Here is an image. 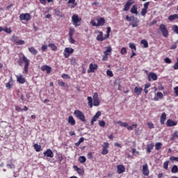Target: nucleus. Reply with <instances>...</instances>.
Returning <instances> with one entry per match:
<instances>
[{
	"instance_id": "nucleus-1",
	"label": "nucleus",
	"mask_w": 178,
	"mask_h": 178,
	"mask_svg": "<svg viewBox=\"0 0 178 178\" xmlns=\"http://www.w3.org/2000/svg\"><path fill=\"white\" fill-rule=\"evenodd\" d=\"M17 63L19 66H23V63H24L23 74H29V66L30 65V60H28L27 57H26L24 54L19 56Z\"/></svg>"
},
{
	"instance_id": "nucleus-2",
	"label": "nucleus",
	"mask_w": 178,
	"mask_h": 178,
	"mask_svg": "<svg viewBox=\"0 0 178 178\" xmlns=\"http://www.w3.org/2000/svg\"><path fill=\"white\" fill-rule=\"evenodd\" d=\"M126 20L127 22H132L131 23L132 27H138V23H140V20L136 17H134V16L129 17V15H127Z\"/></svg>"
},
{
	"instance_id": "nucleus-3",
	"label": "nucleus",
	"mask_w": 178,
	"mask_h": 178,
	"mask_svg": "<svg viewBox=\"0 0 178 178\" xmlns=\"http://www.w3.org/2000/svg\"><path fill=\"white\" fill-rule=\"evenodd\" d=\"M74 115H76V118L79 119L81 122H83V123H85L86 115H84V113L83 112H81L80 110H76L74 112Z\"/></svg>"
},
{
	"instance_id": "nucleus-4",
	"label": "nucleus",
	"mask_w": 178,
	"mask_h": 178,
	"mask_svg": "<svg viewBox=\"0 0 178 178\" xmlns=\"http://www.w3.org/2000/svg\"><path fill=\"white\" fill-rule=\"evenodd\" d=\"M159 30L161 31L163 37L168 38L169 37V31H168V28L164 24H161L159 26Z\"/></svg>"
},
{
	"instance_id": "nucleus-5",
	"label": "nucleus",
	"mask_w": 178,
	"mask_h": 178,
	"mask_svg": "<svg viewBox=\"0 0 178 178\" xmlns=\"http://www.w3.org/2000/svg\"><path fill=\"white\" fill-rule=\"evenodd\" d=\"M72 24H74V26H75V27H77V26H80V23L81 22V18L79 17V15L74 14L73 15V16L72 17Z\"/></svg>"
},
{
	"instance_id": "nucleus-6",
	"label": "nucleus",
	"mask_w": 178,
	"mask_h": 178,
	"mask_svg": "<svg viewBox=\"0 0 178 178\" xmlns=\"http://www.w3.org/2000/svg\"><path fill=\"white\" fill-rule=\"evenodd\" d=\"M20 20H26V22H29L31 20V15L30 13H22L19 15Z\"/></svg>"
},
{
	"instance_id": "nucleus-7",
	"label": "nucleus",
	"mask_w": 178,
	"mask_h": 178,
	"mask_svg": "<svg viewBox=\"0 0 178 178\" xmlns=\"http://www.w3.org/2000/svg\"><path fill=\"white\" fill-rule=\"evenodd\" d=\"M74 52V49L70 47H67L64 49V56L65 58H69L70 56V54H73Z\"/></svg>"
},
{
	"instance_id": "nucleus-8",
	"label": "nucleus",
	"mask_w": 178,
	"mask_h": 178,
	"mask_svg": "<svg viewBox=\"0 0 178 178\" xmlns=\"http://www.w3.org/2000/svg\"><path fill=\"white\" fill-rule=\"evenodd\" d=\"M133 3H134V1H133V0H127V3L124 6L123 10L124 12H127L130 9V7L131 6V5H133Z\"/></svg>"
},
{
	"instance_id": "nucleus-9",
	"label": "nucleus",
	"mask_w": 178,
	"mask_h": 178,
	"mask_svg": "<svg viewBox=\"0 0 178 178\" xmlns=\"http://www.w3.org/2000/svg\"><path fill=\"white\" fill-rule=\"evenodd\" d=\"M97 69H98V65L90 63L89 65V69L88 70V72L94 73V72H95V70H97Z\"/></svg>"
},
{
	"instance_id": "nucleus-10",
	"label": "nucleus",
	"mask_w": 178,
	"mask_h": 178,
	"mask_svg": "<svg viewBox=\"0 0 178 178\" xmlns=\"http://www.w3.org/2000/svg\"><path fill=\"white\" fill-rule=\"evenodd\" d=\"M148 80L149 81H156L158 80V76L154 72H150L148 74Z\"/></svg>"
},
{
	"instance_id": "nucleus-11",
	"label": "nucleus",
	"mask_w": 178,
	"mask_h": 178,
	"mask_svg": "<svg viewBox=\"0 0 178 178\" xmlns=\"http://www.w3.org/2000/svg\"><path fill=\"white\" fill-rule=\"evenodd\" d=\"M43 155L46 158H52L54 156V152L51 149H48L43 153Z\"/></svg>"
},
{
	"instance_id": "nucleus-12",
	"label": "nucleus",
	"mask_w": 178,
	"mask_h": 178,
	"mask_svg": "<svg viewBox=\"0 0 178 178\" xmlns=\"http://www.w3.org/2000/svg\"><path fill=\"white\" fill-rule=\"evenodd\" d=\"M124 172H126V168L124 167V165H117V173H118V175H122V173H124Z\"/></svg>"
},
{
	"instance_id": "nucleus-13",
	"label": "nucleus",
	"mask_w": 178,
	"mask_h": 178,
	"mask_svg": "<svg viewBox=\"0 0 178 178\" xmlns=\"http://www.w3.org/2000/svg\"><path fill=\"white\" fill-rule=\"evenodd\" d=\"M99 116H101V111H98L96 113V114L92 117L91 120V125L94 126V122H97L98 120Z\"/></svg>"
},
{
	"instance_id": "nucleus-14",
	"label": "nucleus",
	"mask_w": 178,
	"mask_h": 178,
	"mask_svg": "<svg viewBox=\"0 0 178 178\" xmlns=\"http://www.w3.org/2000/svg\"><path fill=\"white\" fill-rule=\"evenodd\" d=\"M143 173L145 176H148L149 175V170L148 169V164H145L143 165Z\"/></svg>"
},
{
	"instance_id": "nucleus-15",
	"label": "nucleus",
	"mask_w": 178,
	"mask_h": 178,
	"mask_svg": "<svg viewBox=\"0 0 178 178\" xmlns=\"http://www.w3.org/2000/svg\"><path fill=\"white\" fill-rule=\"evenodd\" d=\"M41 70H42V72H47V73L49 74L52 70V68L48 65H43L41 67Z\"/></svg>"
},
{
	"instance_id": "nucleus-16",
	"label": "nucleus",
	"mask_w": 178,
	"mask_h": 178,
	"mask_svg": "<svg viewBox=\"0 0 178 178\" xmlns=\"http://www.w3.org/2000/svg\"><path fill=\"white\" fill-rule=\"evenodd\" d=\"M74 169H75L79 176H83V175H84V170L83 168H79L77 165H74Z\"/></svg>"
},
{
	"instance_id": "nucleus-17",
	"label": "nucleus",
	"mask_w": 178,
	"mask_h": 178,
	"mask_svg": "<svg viewBox=\"0 0 178 178\" xmlns=\"http://www.w3.org/2000/svg\"><path fill=\"white\" fill-rule=\"evenodd\" d=\"M17 79L20 84H24L26 83V79L22 74L17 76Z\"/></svg>"
},
{
	"instance_id": "nucleus-18",
	"label": "nucleus",
	"mask_w": 178,
	"mask_h": 178,
	"mask_svg": "<svg viewBox=\"0 0 178 178\" xmlns=\"http://www.w3.org/2000/svg\"><path fill=\"white\" fill-rule=\"evenodd\" d=\"M97 27L104 26V24H105V19H104L103 17H99L97 19Z\"/></svg>"
},
{
	"instance_id": "nucleus-19",
	"label": "nucleus",
	"mask_w": 178,
	"mask_h": 178,
	"mask_svg": "<svg viewBox=\"0 0 178 178\" xmlns=\"http://www.w3.org/2000/svg\"><path fill=\"white\" fill-rule=\"evenodd\" d=\"M152 149H154V143L147 144L146 147V152H147V154H151Z\"/></svg>"
},
{
	"instance_id": "nucleus-20",
	"label": "nucleus",
	"mask_w": 178,
	"mask_h": 178,
	"mask_svg": "<svg viewBox=\"0 0 178 178\" xmlns=\"http://www.w3.org/2000/svg\"><path fill=\"white\" fill-rule=\"evenodd\" d=\"M159 98L160 99H162V98H163V94L161 92H158L156 93V97H154V101H159Z\"/></svg>"
},
{
	"instance_id": "nucleus-21",
	"label": "nucleus",
	"mask_w": 178,
	"mask_h": 178,
	"mask_svg": "<svg viewBox=\"0 0 178 178\" xmlns=\"http://www.w3.org/2000/svg\"><path fill=\"white\" fill-rule=\"evenodd\" d=\"M177 124V122L172 120H167V126L168 127H172L173 126H176Z\"/></svg>"
},
{
	"instance_id": "nucleus-22",
	"label": "nucleus",
	"mask_w": 178,
	"mask_h": 178,
	"mask_svg": "<svg viewBox=\"0 0 178 178\" xmlns=\"http://www.w3.org/2000/svg\"><path fill=\"white\" fill-rule=\"evenodd\" d=\"M54 12L56 16H59L60 17H65V14L62 13L60 12V10H59V8H56L54 10Z\"/></svg>"
},
{
	"instance_id": "nucleus-23",
	"label": "nucleus",
	"mask_w": 178,
	"mask_h": 178,
	"mask_svg": "<svg viewBox=\"0 0 178 178\" xmlns=\"http://www.w3.org/2000/svg\"><path fill=\"white\" fill-rule=\"evenodd\" d=\"M68 123L71 124V126H74L76 124V120H74V118L73 116L70 115L68 118Z\"/></svg>"
},
{
	"instance_id": "nucleus-24",
	"label": "nucleus",
	"mask_w": 178,
	"mask_h": 178,
	"mask_svg": "<svg viewBox=\"0 0 178 178\" xmlns=\"http://www.w3.org/2000/svg\"><path fill=\"white\" fill-rule=\"evenodd\" d=\"M165 120H166V113H163L160 118L161 124H165Z\"/></svg>"
},
{
	"instance_id": "nucleus-25",
	"label": "nucleus",
	"mask_w": 178,
	"mask_h": 178,
	"mask_svg": "<svg viewBox=\"0 0 178 178\" xmlns=\"http://www.w3.org/2000/svg\"><path fill=\"white\" fill-rule=\"evenodd\" d=\"M137 5H134L131 8V13L134 15H138V11L137 10Z\"/></svg>"
},
{
	"instance_id": "nucleus-26",
	"label": "nucleus",
	"mask_w": 178,
	"mask_h": 178,
	"mask_svg": "<svg viewBox=\"0 0 178 178\" xmlns=\"http://www.w3.org/2000/svg\"><path fill=\"white\" fill-rule=\"evenodd\" d=\"M134 92H135V94H136V95H140L141 94V92H143V88L135 87Z\"/></svg>"
},
{
	"instance_id": "nucleus-27",
	"label": "nucleus",
	"mask_w": 178,
	"mask_h": 178,
	"mask_svg": "<svg viewBox=\"0 0 178 178\" xmlns=\"http://www.w3.org/2000/svg\"><path fill=\"white\" fill-rule=\"evenodd\" d=\"M29 51L33 55H37L38 54V51H37V49H35V48H34L33 47H29Z\"/></svg>"
},
{
	"instance_id": "nucleus-28",
	"label": "nucleus",
	"mask_w": 178,
	"mask_h": 178,
	"mask_svg": "<svg viewBox=\"0 0 178 178\" xmlns=\"http://www.w3.org/2000/svg\"><path fill=\"white\" fill-rule=\"evenodd\" d=\"M104 54L106 55H111V54H112V47L107 46L106 51H104Z\"/></svg>"
},
{
	"instance_id": "nucleus-29",
	"label": "nucleus",
	"mask_w": 178,
	"mask_h": 178,
	"mask_svg": "<svg viewBox=\"0 0 178 178\" xmlns=\"http://www.w3.org/2000/svg\"><path fill=\"white\" fill-rule=\"evenodd\" d=\"M49 48H51V49L52 51H56V49H58V47H56V45H55V44L54 43H50L48 44Z\"/></svg>"
},
{
	"instance_id": "nucleus-30",
	"label": "nucleus",
	"mask_w": 178,
	"mask_h": 178,
	"mask_svg": "<svg viewBox=\"0 0 178 178\" xmlns=\"http://www.w3.org/2000/svg\"><path fill=\"white\" fill-rule=\"evenodd\" d=\"M162 148V143H156L155 145V149L156 151H159Z\"/></svg>"
},
{
	"instance_id": "nucleus-31",
	"label": "nucleus",
	"mask_w": 178,
	"mask_h": 178,
	"mask_svg": "<svg viewBox=\"0 0 178 178\" xmlns=\"http://www.w3.org/2000/svg\"><path fill=\"white\" fill-rule=\"evenodd\" d=\"M140 44L143 45L144 48H148V42L146 40H142Z\"/></svg>"
},
{
	"instance_id": "nucleus-32",
	"label": "nucleus",
	"mask_w": 178,
	"mask_h": 178,
	"mask_svg": "<svg viewBox=\"0 0 178 178\" xmlns=\"http://www.w3.org/2000/svg\"><path fill=\"white\" fill-rule=\"evenodd\" d=\"M88 105L90 106V108H92V97H88Z\"/></svg>"
},
{
	"instance_id": "nucleus-33",
	"label": "nucleus",
	"mask_w": 178,
	"mask_h": 178,
	"mask_svg": "<svg viewBox=\"0 0 178 178\" xmlns=\"http://www.w3.org/2000/svg\"><path fill=\"white\" fill-rule=\"evenodd\" d=\"M175 19H178V15L177 14L170 15L168 17V20H170V22L175 20Z\"/></svg>"
},
{
	"instance_id": "nucleus-34",
	"label": "nucleus",
	"mask_w": 178,
	"mask_h": 178,
	"mask_svg": "<svg viewBox=\"0 0 178 178\" xmlns=\"http://www.w3.org/2000/svg\"><path fill=\"white\" fill-rule=\"evenodd\" d=\"M178 172V167L177 165H175L172 166V169H171V172L172 173H177Z\"/></svg>"
},
{
	"instance_id": "nucleus-35",
	"label": "nucleus",
	"mask_w": 178,
	"mask_h": 178,
	"mask_svg": "<svg viewBox=\"0 0 178 178\" xmlns=\"http://www.w3.org/2000/svg\"><path fill=\"white\" fill-rule=\"evenodd\" d=\"M97 41H104V37L102 35V32H100L99 34L97 35Z\"/></svg>"
},
{
	"instance_id": "nucleus-36",
	"label": "nucleus",
	"mask_w": 178,
	"mask_h": 178,
	"mask_svg": "<svg viewBox=\"0 0 178 178\" xmlns=\"http://www.w3.org/2000/svg\"><path fill=\"white\" fill-rule=\"evenodd\" d=\"M79 161L80 163H84V162H86V161H87V159H86V156H81L79 159Z\"/></svg>"
},
{
	"instance_id": "nucleus-37",
	"label": "nucleus",
	"mask_w": 178,
	"mask_h": 178,
	"mask_svg": "<svg viewBox=\"0 0 178 178\" xmlns=\"http://www.w3.org/2000/svg\"><path fill=\"white\" fill-rule=\"evenodd\" d=\"M84 142V138H81L78 142L75 143V145L76 147H79L80 146V144H81V143H83Z\"/></svg>"
},
{
	"instance_id": "nucleus-38",
	"label": "nucleus",
	"mask_w": 178,
	"mask_h": 178,
	"mask_svg": "<svg viewBox=\"0 0 178 178\" xmlns=\"http://www.w3.org/2000/svg\"><path fill=\"white\" fill-rule=\"evenodd\" d=\"M172 31H174V33H175V34L178 35V26L177 25H173L172 26Z\"/></svg>"
},
{
	"instance_id": "nucleus-39",
	"label": "nucleus",
	"mask_w": 178,
	"mask_h": 178,
	"mask_svg": "<svg viewBox=\"0 0 178 178\" xmlns=\"http://www.w3.org/2000/svg\"><path fill=\"white\" fill-rule=\"evenodd\" d=\"M99 99H93V105L94 106H99Z\"/></svg>"
},
{
	"instance_id": "nucleus-40",
	"label": "nucleus",
	"mask_w": 178,
	"mask_h": 178,
	"mask_svg": "<svg viewBox=\"0 0 178 178\" xmlns=\"http://www.w3.org/2000/svg\"><path fill=\"white\" fill-rule=\"evenodd\" d=\"M34 148L37 152H40V151H41V145H40L38 144H35Z\"/></svg>"
},
{
	"instance_id": "nucleus-41",
	"label": "nucleus",
	"mask_w": 178,
	"mask_h": 178,
	"mask_svg": "<svg viewBox=\"0 0 178 178\" xmlns=\"http://www.w3.org/2000/svg\"><path fill=\"white\" fill-rule=\"evenodd\" d=\"M170 161H171V162H178V157L172 156L170 157Z\"/></svg>"
},
{
	"instance_id": "nucleus-42",
	"label": "nucleus",
	"mask_w": 178,
	"mask_h": 178,
	"mask_svg": "<svg viewBox=\"0 0 178 178\" xmlns=\"http://www.w3.org/2000/svg\"><path fill=\"white\" fill-rule=\"evenodd\" d=\"M176 138H178V131H176L173 134L171 138V140H175Z\"/></svg>"
},
{
	"instance_id": "nucleus-43",
	"label": "nucleus",
	"mask_w": 178,
	"mask_h": 178,
	"mask_svg": "<svg viewBox=\"0 0 178 178\" xmlns=\"http://www.w3.org/2000/svg\"><path fill=\"white\" fill-rule=\"evenodd\" d=\"M168 166H169V161H165L163 163V169H165V170H168Z\"/></svg>"
},
{
	"instance_id": "nucleus-44",
	"label": "nucleus",
	"mask_w": 178,
	"mask_h": 178,
	"mask_svg": "<svg viewBox=\"0 0 178 178\" xmlns=\"http://www.w3.org/2000/svg\"><path fill=\"white\" fill-rule=\"evenodd\" d=\"M75 30L74 28H70L69 37H73V34H74Z\"/></svg>"
},
{
	"instance_id": "nucleus-45",
	"label": "nucleus",
	"mask_w": 178,
	"mask_h": 178,
	"mask_svg": "<svg viewBox=\"0 0 178 178\" xmlns=\"http://www.w3.org/2000/svg\"><path fill=\"white\" fill-rule=\"evenodd\" d=\"M137 127V124H133L131 126L127 127V130H133Z\"/></svg>"
},
{
	"instance_id": "nucleus-46",
	"label": "nucleus",
	"mask_w": 178,
	"mask_h": 178,
	"mask_svg": "<svg viewBox=\"0 0 178 178\" xmlns=\"http://www.w3.org/2000/svg\"><path fill=\"white\" fill-rule=\"evenodd\" d=\"M129 48H131L132 51H136L137 49L134 43H129Z\"/></svg>"
},
{
	"instance_id": "nucleus-47",
	"label": "nucleus",
	"mask_w": 178,
	"mask_h": 178,
	"mask_svg": "<svg viewBox=\"0 0 178 178\" xmlns=\"http://www.w3.org/2000/svg\"><path fill=\"white\" fill-rule=\"evenodd\" d=\"M58 85H60V87H67V84L62 81H58Z\"/></svg>"
},
{
	"instance_id": "nucleus-48",
	"label": "nucleus",
	"mask_w": 178,
	"mask_h": 178,
	"mask_svg": "<svg viewBox=\"0 0 178 178\" xmlns=\"http://www.w3.org/2000/svg\"><path fill=\"white\" fill-rule=\"evenodd\" d=\"M3 31H5V33H7L8 34H10V33H12V29H10V28H3Z\"/></svg>"
},
{
	"instance_id": "nucleus-49",
	"label": "nucleus",
	"mask_w": 178,
	"mask_h": 178,
	"mask_svg": "<svg viewBox=\"0 0 178 178\" xmlns=\"http://www.w3.org/2000/svg\"><path fill=\"white\" fill-rule=\"evenodd\" d=\"M90 24H92V26H93V27H98V23L95 22V20L92 19L90 21Z\"/></svg>"
},
{
	"instance_id": "nucleus-50",
	"label": "nucleus",
	"mask_w": 178,
	"mask_h": 178,
	"mask_svg": "<svg viewBox=\"0 0 178 178\" xmlns=\"http://www.w3.org/2000/svg\"><path fill=\"white\" fill-rule=\"evenodd\" d=\"M15 44L16 45H24V40H17Z\"/></svg>"
},
{
	"instance_id": "nucleus-51",
	"label": "nucleus",
	"mask_w": 178,
	"mask_h": 178,
	"mask_svg": "<svg viewBox=\"0 0 178 178\" xmlns=\"http://www.w3.org/2000/svg\"><path fill=\"white\" fill-rule=\"evenodd\" d=\"M102 148H103V149H108V148H109V143H104L102 145Z\"/></svg>"
},
{
	"instance_id": "nucleus-52",
	"label": "nucleus",
	"mask_w": 178,
	"mask_h": 178,
	"mask_svg": "<svg viewBox=\"0 0 178 178\" xmlns=\"http://www.w3.org/2000/svg\"><path fill=\"white\" fill-rule=\"evenodd\" d=\"M106 74L109 76V77H113V72L109 70L106 71Z\"/></svg>"
},
{
	"instance_id": "nucleus-53",
	"label": "nucleus",
	"mask_w": 178,
	"mask_h": 178,
	"mask_svg": "<svg viewBox=\"0 0 178 178\" xmlns=\"http://www.w3.org/2000/svg\"><path fill=\"white\" fill-rule=\"evenodd\" d=\"M174 70H178V57L177 58V62L173 66Z\"/></svg>"
},
{
	"instance_id": "nucleus-54",
	"label": "nucleus",
	"mask_w": 178,
	"mask_h": 178,
	"mask_svg": "<svg viewBox=\"0 0 178 178\" xmlns=\"http://www.w3.org/2000/svg\"><path fill=\"white\" fill-rule=\"evenodd\" d=\"M99 125L100 126V127H105V121H99Z\"/></svg>"
},
{
	"instance_id": "nucleus-55",
	"label": "nucleus",
	"mask_w": 178,
	"mask_h": 178,
	"mask_svg": "<svg viewBox=\"0 0 178 178\" xmlns=\"http://www.w3.org/2000/svg\"><path fill=\"white\" fill-rule=\"evenodd\" d=\"M6 88H8V90L12 88V87H13V85L10 83V82H8L7 83H6Z\"/></svg>"
},
{
	"instance_id": "nucleus-56",
	"label": "nucleus",
	"mask_w": 178,
	"mask_h": 178,
	"mask_svg": "<svg viewBox=\"0 0 178 178\" xmlns=\"http://www.w3.org/2000/svg\"><path fill=\"white\" fill-rule=\"evenodd\" d=\"M122 55H126L127 54V50L124 47H122L121 49Z\"/></svg>"
},
{
	"instance_id": "nucleus-57",
	"label": "nucleus",
	"mask_w": 178,
	"mask_h": 178,
	"mask_svg": "<svg viewBox=\"0 0 178 178\" xmlns=\"http://www.w3.org/2000/svg\"><path fill=\"white\" fill-rule=\"evenodd\" d=\"M41 49L43 52H45V51L48 49V46H47L46 44H44L42 46Z\"/></svg>"
},
{
	"instance_id": "nucleus-58",
	"label": "nucleus",
	"mask_w": 178,
	"mask_h": 178,
	"mask_svg": "<svg viewBox=\"0 0 178 178\" xmlns=\"http://www.w3.org/2000/svg\"><path fill=\"white\" fill-rule=\"evenodd\" d=\"M174 92H175V97H178V86H176L174 88Z\"/></svg>"
},
{
	"instance_id": "nucleus-59",
	"label": "nucleus",
	"mask_w": 178,
	"mask_h": 178,
	"mask_svg": "<svg viewBox=\"0 0 178 178\" xmlns=\"http://www.w3.org/2000/svg\"><path fill=\"white\" fill-rule=\"evenodd\" d=\"M69 41L71 44H76V40H74V39H73V36L70 37Z\"/></svg>"
},
{
	"instance_id": "nucleus-60",
	"label": "nucleus",
	"mask_w": 178,
	"mask_h": 178,
	"mask_svg": "<svg viewBox=\"0 0 178 178\" xmlns=\"http://www.w3.org/2000/svg\"><path fill=\"white\" fill-rule=\"evenodd\" d=\"M147 126H148L149 129H154V123H152V122H147Z\"/></svg>"
},
{
	"instance_id": "nucleus-61",
	"label": "nucleus",
	"mask_w": 178,
	"mask_h": 178,
	"mask_svg": "<svg viewBox=\"0 0 178 178\" xmlns=\"http://www.w3.org/2000/svg\"><path fill=\"white\" fill-rule=\"evenodd\" d=\"M106 154H108V149H102V155H106Z\"/></svg>"
},
{
	"instance_id": "nucleus-62",
	"label": "nucleus",
	"mask_w": 178,
	"mask_h": 178,
	"mask_svg": "<svg viewBox=\"0 0 178 178\" xmlns=\"http://www.w3.org/2000/svg\"><path fill=\"white\" fill-rule=\"evenodd\" d=\"M148 6H149V2H146L145 4H144V8L143 9L145 10H147L148 9Z\"/></svg>"
},
{
	"instance_id": "nucleus-63",
	"label": "nucleus",
	"mask_w": 178,
	"mask_h": 178,
	"mask_svg": "<svg viewBox=\"0 0 178 178\" xmlns=\"http://www.w3.org/2000/svg\"><path fill=\"white\" fill-rule=\"evenodd\" d=\"M141 15L142 16H145V15H147V10L143 8L141 10Z\"/></svg>"
},
{
	"instance_id": "nucleus-64",
	"label": "nucleus",
	"mask_w": 178,
	"mask_h": 178,
	"mask_svg": "<svg viewBox=\"0 0 178 178\" xmlns=\"http://www.w3.org/2000/svg\"><path fill=\"white\" fill-rule=\"evenodd\" d=\"M108 56H109V55L104 54L103 55L102 60H108Z\"/></svg>"
}]
</instances>
